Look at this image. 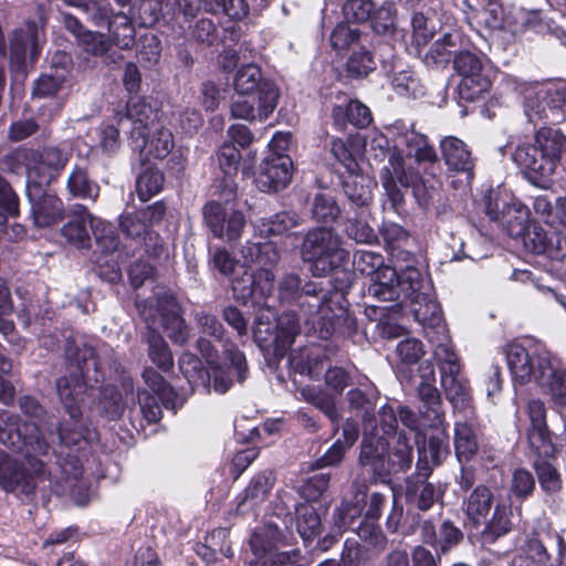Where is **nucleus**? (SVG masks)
Returning a JSON list of instances; mask_svg holds the SVG:
<instances>
[{
  "label": "nucleus",
  "mask_w": 566,
  "mask_h": 566,
  "mask_svg": "<svg viewBox=\"0 0 566 566\" xmlns=\"http://www.w3.org/2000/svg\"><path fill=\"white\" fill-rule=\"evenodd\" d=\"M528 224L530 210L515 198L514 203L511 205L506 214H504L501 226L506 230L510 237L518 239L520 235L524 234Z\"/></svg>",
  "instance_id": "obj_47"
},
{
  "label": "nucleus",
  "mask_w": 566,
  "mask_h": 566,
  "mask_svg": "<svg viewBox=\"0 0 566 566\" xmlns=\"http://www.w3.org/2000/svg\"><path fill=\"white\" fill-rule=\"evenodd\" d=\"M453 67L461 77L458 88L462 98L474 101L491 85L483 61L474 53L463 50L455 54Z\"/></svg>",
  "instance_id": "obj_22"
},
{
  "label": "nucleus",
  "mask_w": 566,
  "mask_h": 566,
  "mask_svg": "<svg viewBox=\"0 0 566 566\" xmlns=\"http://www.w3.org/2000/svg\"><path fill=\"white\" fill-rule=\"evenodd\" d=\"M280 297L282 300H292L295 297H304L301 302L302 311L308 317L306 324L310 325L308 332L316 334L322 339H327L335 331L338 315H331V301L321 291L318 295L316 287L308 283L301 290V280L295 274L285 275L279 284Z\"/></svg>",
  "instance_id": "obj_13"
},
{
  "label": "nucleus",
  "mask_w": 566,
  "mask_h": 566,
  "mask_svg": "<svg viewBox=\"0 0 566 566\" xmlns=\"http://www.w3.org/2000/svg\"><path fill=\"white\" fill-rule=\"evenodd\" d=\"M461 32L454 30L446 33L437 40L424 55V63L429 66H441L447 64L452 53L464 45Z\"/></svg>",
  "instance_id": "obj_36"
},
{
  "label": "nucleus",
  "mask_w": 566,
  "mask_h": 566,
  "mask_svg": "<svg viewBox=\"0 0 566 566\" xmlns=\"http://www.w3.org/2000/svg\"><path fill=\"white\" fill-rule=\"evenodd\" d=\"M397 423L395 408L387 403L379 409L377 419H365L359 463L374 481H386L391 473L411 464L412 448L405 436L396 437Z\"/></svg>",
  "instance_id": "obj_4"
},
{
  "label": "nucleus",
  "mask_w": 566,
  "mask_h": 566,
  "mask_svg": "<svg viewBox=\"0 0 566 566\" xmlns=\"http://www.w3.org/2000/svg\"><path fill=\"white\" fill-rule=\"evenodd\" d=\"M526 251L534 254H545L552 260L562 261L566 258V235L554 232L551 237L537 223H530L524 234L520 235Z\"/></svg>",
  "instance_id": "obj_26"
},
{
  "label": "nucleus",
  "mask_w": 566,
  "mask_h": 566,
  "mask_svg": "<svg viewBox=\"0 0 566 566\" xmlns=\"http://www.w3.org/2000/svg\"><path fill=\"white\" fill-rule=\"evenodd\" d=\"M175 146L171 132L159 124L146 132V144L143 147L133 148L146 157L165 158Z\"/></svg>",
  "instance_id": "obj_38"
},
{
  "label": "nucleus",
  "mask_w": 566,
  "mask_h": 566,
  "mask_svg": "<svg viewBox=\"0 0 566 566\" xmlns=\"http://www.w3.org/2000/svg\"><path fill=\"white\" fill-rule=\"evenodd\" d=\"M117 125L123 127L130 123L132 148L143 147L146 144V132L157 125V111L144 98L134 96L127 102L126 113L116 114Z\"/></svg>",
  "instance_id": "obj_23"
},
{
  "label": "nucleus",
  "mask_w": 566,
  "mask_h": 566,
  "mask_svg": "<svg viewBox=\"0 0 566 566\" xmlns=\"http://www.w3.org/2000/svg\"><path fill=\"white\" fill-rule=\"evenodd\" d=\"M444 490L441 485L418 481L408 486L407 496L421 511L429 510L433 503L442 499Z\"/></svg>",
  "instance_id": "obj_43"
},
{
  "label": "nucleus",
  "mask_w": 566,
  "mask_h": 566,
  "mask_svg": "<svg viewBox=\"0 0 566 566\" xmlns=\"http://www.w3.org/2000/svg\"><path fill=\"white\" fill-rule=\"evenodd\" d=\"M44 44L42 27L35 22H28L23 29L15 30L10 41V66L20 71L29 52L30 60L34 61Z\"/></svg>",
  "instance_id": "obj_24"
},
{
  "label": "nucleus",
  "mask_w": 566,
  "mask_h": 566,
  "mask_svg": "<svg viewBox=\"0 0 566 566\" xmlns=\"http://www.w3.org/2000/svg\"><path fill=\"white\" fill-rule=\"evenodd\" d=\"M268 82H261V70L255 64H247L241 66L234 76L233 85L239 95H250L254 91L258 93L260 88Z\"/></svg>",
  "instance_id": "obj_49"
},
{
  "label": "nucleus",
  "mask_w": 566,
  "mask_h": 566,
  "mask_svg": "<svg viewBox=\"0 0 566 566\" xmlns=\"http://www.w3.org/2000/svg\"><path fill=\"white\" fill-rule=\"evenodd\" d=\"M34 196L28 195L31 203L32 217L36 227H50L63 217V202L53 195L44 192V187L39 186V190L34 189Z\"/></svg>",
  "instance_id": "obj_31"
},
{
  "label": "nucleus",
  "mask_w": 566,
  "mask_h": 566,
  "mask_svg": "<svg viewBox=\"0 0 566 566\" xmlns=\"http://www.w3.org/2000/svg\"><path fill=\"white\" fill-rule=\"evenodd\" d=\"M298 224V217L291 212H280L255 222V231L260 235H280Z\"/></svg>",
  "instance_id": "obj_45"
},
{
  "label": "nucleus",
  "mask_w": 566,
  "mask_h": 566,
  "mask_svg": "<svg viewBox=\"0 0 566 566\" xmlns=\"http://www.w3.org/2000/svg\"><path fill=\"white\" fill-rule=\"evenodd\" d=\"M139 315L147 329L148 356L161 370L167 371L174 365V359L167 343L158 333L163 327L171 340L184 344L188 338V329L180 316L175 297L166 291L156 293L144 302H136Z\"/></svg>",
  "instance_id": "obj_9"
},
{
  "label": "nucleus",
  "mask_w": 566,
  "mask_h": 566,
  "mask_svg": "<svg viewBox=\"0 0 566 566\" xmlns=\"http://www.w3.org/2000/svg\"><path fill=\"white\" fill-rule=\"evenodd\" d=\"M511 517V504L499 502L495 505L491 520H489L485 524L484 533L492 536L493 538L509 533L513 525Z\"/></svg>",
  "instance_id": "obj_54"
},
{
  "label": "nucleus",
  "mask_w": 566,
  "mask_h": 566,
  "mask_svg": "<svg viewBox=\"0 0 566 566\" xmlns=\"http://www.w3.org/2000/svg\"><path fill=\"white\" fill-rule=\"evenodd\" d=\"M334 124L344 128L347 124L356 127H366L371 122L369 108L357 99H352L344 93L335 95V102L332 109Z\"/></svg>",
  "instance_id": "obj_29"
},
{
  "label": "nucleus",
  "mask_w": 566,
  "mask_h": 566,
  "mask_svg": "<svg viewBox=\"0 0 566 566\" xmlns=\"http://www.w3.org/2000/svg\"><path fill=\"white\" fill-rule=\"evenodd\" d=\"M67 190L75 198L95 201L98 197L99 187L88 178L84 169L75 168L67 178Z\"/></svg>",
  "instance_id": "obj_48"
},
{
  "label": "nucleus",
  "mask_w": 566,
  "mask_h": 566,
  "mask_svg": "<svg viewBox=\"0 0 566 566\" xmlns=\"http://www.w3.org/2000/svg\"><path fill=\"white\" fill-rule=\"evenodd\" d=\"M434 358L440 370V382L454 411L473 415L472 390L469 380L461 373V363L449 340L439 343Z\"/></svg>",
  "instance_id": "obj_15"
},
{
  "label": "nucleus",
  "mask_w": 566,
  "mask_h": 566,
  "mask_svg": "<svg viewBox=\"0 0 566 566\" xmlns=\"http://www.w3.org/2000/svg\"><path fill=\"white\" fill-rule=\"evenodd\" d=\"M361 147L363 143L358 138L335 139L332 143V153L349 175H355L361 171L359 164Z\"/></svg>",
  "instance_id": "obj_41"
},
{
  "label": "nucleus",
  "mask_w": 566,
  "mask_h": 566,
  "mask_svg": "<svg viewBox=\"0 0 566 566\" xmlns=\"http://www.w3.org/2000/svg\"><path fill=\"white\" fill-rule=\"evenodd\" d=\"M266 0H207L206 11L224 12L231 19L240 20L244 18L249 8L260 9Z\"/></svg>",
  "instance_id": "obj_46"
},
{
  "label": "nucleus",
  "mask_w": 566,
  "mask_h": 566,
  "mask_svg": "<svg viewBox=\"0 0 566 566\" xmlns=\"http://www.w3.org/2000/svg\"><path fill=\"white\" fill-rule=\"evenodd\" d=\"M368 151L374 153L376 159H382L389 155L388 165L380 171L381 185L387 197L396 208L403 200V195L398 187H412L413 195L421 206H427L429 195L418 172L407 168L405 157L413 158L418 164L434 163L438 158L432 145L426 135L416 132L412 127L401 122L386 128V134L373 132L367 142Z\"/></svg>",
  "instance_id": "obj_2"
},
{
  "label": "nucleus",
  "mask_w": 566,
  "mask_h": 566,
  "mask_svg": "<svg viewBox=\"0 0 566 566\" xmlns=\"http://www.w3.org/2000/svg\"><path fill=\"white\" fill-rule=\"evenodd\" d=\"M291 367L301 375H307L311 379H318L325 370L324 363L319 358H310L304 352L292 353Z\"/></svg>",
  "instance_id": "obj_58"
},
{
  "label": "nucleus",
  "mask_w": 566,
  "mask_h": 566,
  "mask_svg": "<svg viewBox=\"0 0 566 566\" xmlns=\"http://www.w3.org/2000/svg\"><path fill=\"white\" fill-rule=\"evenodd\" d=\"M360 31L358 28L348 24L339 23L331 34L332 48L338 53L343 54L349 50L359 48Z\"/></svg>",
  "instance_id": "obj_50"
},
{
  "label": "nucleus",
  "mask_w": 566,
  "mask_h": 566,
  "mask_svg": "<svg viewBox=\"0 0 566 566\" xmlns=\"http://www.w3.org/2000/svg\"><path fill=\"white\" fill-rule=\"evenodd\" d=\"M164 185V175L154 167H146L138 176L136 191L143 201L149 200L157 195Z\"/></svg>",
  "instance_id": "obj_52"
},
{
  "label": "nucleus",
  "mask_w": 566,
  "mask_h": 566,
  "mask_svg": "<svg viewBox=\"0 0 566 566\" xmlns=\"http://www.w3.org/2000/svg\"><path fill=\"white\" fill-rule=\"evenodd\" d=\"M454 449L458 460L469 462L479 449L475 429L471 422L455 421L454 426Z\"/></svg>",
  "instance_id": "obj_40"
},
{
  "label": "nucleus",
  "mask_w": 566,
  "mask_h": 566,
  "mask_svg": "<svg viewBox=\"0 0 566 566\" xmlns=\"http://www.w3.org/2000/svg\"><path fill=\"white\" fill-rule=\"evenodd\" d=\"M275 478L271 471L254 475L244 490V495L238 504V510L241 513H245L263 503L268 499Z\"/></svg>",
  "instance_id": "obj_35"
},
{
  "label": "nucleus",
  "mask_w": 566,
  "mask_h": 566,
  "mask_svg": "<svg viewBox=\"0 0 566 566\" xmlns=\"http://www.w3.org/2000/svg\"><path fill=\"white\" fill-rule=\"evenodd\" d=\"M514 200L515 197L505 189L491 190L485 200V212L492 220L501 223Z\"/></svg>",
  "instance_id": "obj_55"
},
{
  "label": "nucleus",
  "mask_w": 566,
  "mask_h": 566,
  "mask_svg": "<svg viewBox=\"0 0 566 566\" xmlns=\"http://www.w3.org/2000/svg\"><path fill=\"white\" fill-rule=\"evenodd\" d=\"M297 531L303 541L308 544L321 531V518L310 505H301L296 509Z\"/></svg>",
  "instance_id": "obj_56"
},
{
  "label": "nucleus",
  "mask_w": 566,
  "mask_h": 566,
  "mask_svg": "<svg viewBox=\"0 0 566 566\" xmlns=\"http://www.w3.org/2000/svg\"><path fill=\"white\" fill-rule=\"evenodd\" d=\"M64 24L85 52L93 55H103L109 50L111 42L104 34L86 30L75 17L66 14Z\"/></svg>",
  "instance_id": "obj_33"
},
{
  "label": "nucleus",
  "mask_w": 566,
  "mask_h": 566,
  "mask_svg": "<svg viewBox=\"0 0 566 566\" xmlns=\"http://www.w3.org/2000/svg\"><path fill=\"white\" fill-rule=\"evenodd\" d=\"M354 50L346 63V71L353 77H364L376 69V62L370 52L358 48Z\"/></svg>",
  "instance_id": "obj_57"
},
{
  "label": "nucleus",
  "mask_w": 566,
  "mask_h": 566,
  "mask_svg": "<svg viewBox=\"0 0 566 566\" xmlns=\"http://www.w3.org/2000/svg\"><path fill=\"white\" fill-rule=\"evenodd\" d=\"M240 97L231 105V115L233 118L249 122L265 120L276 108L279 101V90L273 83L264 84L256 97L258 106H254L255 98L249 99Z\"/></svg>",
  "instance_id": "obj_25"
},
{
  "label": "nucleus",
  "mask_w": 566,
  "mask_h": 566,
  "mask_svg": "<svg viewBox=\"0 0 566 566\" xmlns=\"http://www.w3.org/2000/svg\"><path fill=\"white\" fill-rule=\"evenodd\" d=\"M566 153V136L560 130L542 127L534 142L518 140L512 153V160L533 185L547 188Z\"/></svg>",
  "instance_id": "obj_11"
},
{
  "label": "nucleus",
  "mask_w": 566,
  "mask_h": 566,
  "mask_svg": "<svg viewBox=\"0 0 566 566\" xmlns=\"http://www.w3.org/2000/svg\"><path fill=\"white\" fill-rule=\"evenodd\" d=\"M411 25L412 42L418 49L424 46L434 35L436 27L429 22V19L423 13H415Z\"/></svg>",
  "instance_id": "obj_63"
},
{
  "label": "nucleus",
  "mask_w": 566,
  "mask_h": 566,
  "mask_svg": "<svg viewBox=\"0 0 566 566\" xmlns=\"http://www.w3.org/2000/svg\"><path fill=\"white\" fill-rule=\"evenodd\" d=\"M301 397L322 410L333 422L338 419L335 399L332 395L308 385L300 389Z\"/></svg>",
  "instance_id": "obj_51"
},
{
  "label": "nucleus",
  "mask_w": 566,
  "mask_h": 566,
  "mask_svg": "<svg viewBox=\"0 0 566 566\" xmlns=\"http://www.w3.org/2000/svg\"><path fill=\"white\" fill-rule=\"evenodd\" d=\"M198 348L206 357L209 369L205 370L201 360L192 354L184 353L179 359V368L192 388L211 386L216 392L224 394L233 384L234 377L242 382L248 376L247 360L240 350L229 343L223 344L224 365L213 360L210 340L201 337Z\"/></svg>",
  "instance_id": "obj_10"
},
{
  "label": "nucleus",
  "mask_w": 566,
  "mask_h": 566,
  "mask_svg": "<svg viewBox=\"0 0 566 566\" xmlns=\"http://www.w3.org/2000/svg\"><path fill=\"white\" fill-rule=\"evenodd\" d=\"M465 513L470 521L479 525L486 521L493 505V495L489 488H475L464 502Z\"/></svg>",
  "instance_id": "obj_42"
},
{
  "label": "nucleus",
  "mask_w": 566,
  "mask_h": 566,
  "mask_svg": "<svg viewBox=\"0 0 566 566\" xmlns=\"http://www.w3.org/2000/svg\"><path fill=\"white\" fill-rule=\"evenodd\" d=\"M419 397L423 403L420 408L421 426L428 424L429 432L417 434L418 469L427 476L433 465H438L448 453L447 433L443 427L444 415L441 409V397L434 382H421Z\"/></svg>",
  "instance_id": "obj_12"
},
{
  "label": "nucleus",
  "mask_w": 566,
  "mask_h": 566,
  "mask_svg": "<svg viewBox=\"0 0 566 566\" xmlns=\"http://www.w3.org/2000/svg\"><path fill=\"white\" fill-rule=\"evenodd\" d=\"M440 150L446 165L455 171L469 172L473 168V159L468 145L454 136H447L440 142Z\"/></svg>",
  "instance_id": "obj_34"
},
{
  "label": "nucleus",
  "mask_w": 566,
  "mask_h": 566,
  "mask_svg": "<svg viewBox=\"0 0 566 566\" xmlns=\"http://www.w3.org/2000/svg\"><path fill=\"white\" fill-rule=\"evenodd\" d=\"M202 213L205 223L213 237L228 242L241 238L247 219L234 205L211 201L205 205Z\"/></svg>",
  "instance_id": "obj_20"
},
{
  "label": "nucleus",
  "mask_w": 566,
  "mask_h": 566,
  "mask_svg": "<svg viewBox=\"0 0 566 566\" xmlns=\"http://www.w3.org/2000/svg\"><path fill=\"white\" fill-rule=\"evenodd\" d=\"M69 6L84 10L96 27H107L112 43L129 49L135 41V29L124 13L114 14L107 0H64Z\"/></svg>",
  "instance_id": "obj_17"
},
{
  "label": "nucleus",
  "mask_w": 566,
  "mask_h": 566,
  "mask_svg": "<svg viewBox=\"0 0 566 566\" xmlns=\"http://www.w3.org/2000/svg\"><path fill=\"white\" fill-rule=\"evenodd\" d=\"M250 546L254 559L250 563L254 566H275L270 563L273 552L283 546L282 534L277 526L265 524L258 528L251 539Z\"/></svg>",
  "instance_id": "obj_30"
},
{
  "label": "nucleus",
  "mask_w": 566,
  "mask_h": 566,
  "mask_svg": "<svg viewBox=\"0 0 566 566\" xmlns=\"http://www.w3.org/2000/svg\"><path fill=\"white\" fill-rule=\"evenodd\" d=\"M292 178V160L287 155H269L262 161L255 178L256 187L263 192L284 189Z\"/></svg>",
  "instance_id": "obj_27"
},
{
  "label": "nucleus",
  "mask_w": 566,
  "mask_h": 566,
  "mask_svg": "<svg viewBox=\"0 0 566 566\" xmlns=\"http://www.w3.org/2000/svg\"><path fill=\"white\" fill-rule=\"evenodd\" d=\"M391 88L400 96L418 97L423 95V87L415 73L405 69L400 60L394 59L391 63L384 62Z\"/></svg>",
  "instance_id": "obj_32"
},
{
  "label": "nucleus",
  "mask_w": 566,
  "mask_h": 566,
  "mask_svg": "<svg viewBox=\"0 0 566 566\" xmlns=\"http://www.w3.org/2000/svg\"><path fill=\"white\" fill-rule=\"evenodd\" d=\"M302 258L311 263L314 276H326L338 272L348 259L342 240L332 229L318 228L310 231L302 245Z\"/></svg>",
  "instance_id": "obj_14"
},
{
  "label": "nucleus",
  "mask_w": 566,
  "mask_h": 566,
  "mask_svg": "<svg viewBox=\"0 0 566 566\" xmlns=\"http://www.w3.org/2000/svg\"><path fill=\"white\" fill-rule=\"evenodd\" d=\"M530 428L527 439L531 449L539 455H554L555 446L546 423L545 405L539 399H532L527 403Z\"/></svg>",
  "instance_id": "obj_28"
},
{
  "label": "nucleus",
  "mask_w": 566,
  "mask_h": 566,
  "mask_svg": "<svg viewBox=\"0 0 566 566\" xmlns=\"http://www.w3.org/2000/svg\"><path fill=\"white\" fill-rule=\"evenodd\" d=\"M367 216L368 211L361 210L359 218L348 220V224L346 226V233L356 242L371 243L376 240V233L366 220Z\"/></svg>",
  "instance_id": "obj_59"
},
{
  "label": "nucleus",
  "mask_w": 566,
  "mask_h": 566,
  "mask_svg": "<svg viewBox=\"0 0 566 566\" xmlns=\"http://www.w3.org/2000/svg\"><path fill=\"white\" fill-rule=\"evenodd\" d=\"M143 379L147 388L138 392V402L144 418L148 422H157L163 415L161 406L166 409L175 408L176 394L153 368L144 370Z\"/></svg>",
  "instance_id": "obj_21"
},
{
  "label": "nucleus",
  "mask_w": 566,
  "mask_h": 566,
  "mask_svg": "<svg viewBox=\"0 0 566 566\" xmlns=\"http://www.w3.org/2000/svg\"><path fill=\"white\" fill-rule=\"evenodd\" d=\"M0 442L15 449L24 461L0 451V486L8 492L30 495L46 480V470L38 457L49 454V446L34 422H21L18 416L0 413Z\"/></svg>",
  "instance_id": "obj_3"
},
{
  "label": "nucleus",
  "mask_w": 566,
  "mask_h": 566,
  "mask_svg": "<svg viewBox=\"0 0 566 566\" xmlns=\"http://www.w3.org/2000/svg\"><path fill=\"white\" fill-rule=\"evenodd\" d=\"M507 367L515 382H536L554 403H566V369L562 361L539 344L531 340L505 347Z\"/></svg>",
  "instance_id": "obj_6"
},
{
  "label": "nucleus",
  "mask_w": 566,
  "mask_h": 566,
  "mask_svg": "<svg viewBox=\"0 0 566 566\" xmlns=\"http://www.w3.org/2000/svg\"><path fill=\"white\" fill-rule=\"evenodd\" d=\"M535 490V479L526 469H516L513 471L510 491L518 500H525L532 495Z\"/></svg>",
  "instance_id": "obj_60"
},
{
  "label": "nucleus",
  "mask_w": 566,
  "mask_h": 566,
  "mask_svg": "<svg viewBox=\"0 0 566 566\" xmlns=\"http://www.w3.org/2000/svg\"><path fill=\"white\" fill-rule=\"evenodd\" d=\"M368 295L379 301H394L401 295L412 303V314L422 326L440 327L441 308L432 294L426 273L409 264L400 272L384 265L370 277Z\"/></svg>",
  "instance_id": "obj_5"
},
{
  "label": "nucleus",
  "mask_w": 566,
  "mask_h": 566,
  "mask_svg": "<svg viewBox=\"0 0 566 566\" xmlns=\"http://www.w3.org/2000/svg\"><path fill=\"white\" fill-rule=\"evenodd\" d=\"M385 265L381 254L367 250H358L354 254V266L369 279Z\"/></svg>",
  "instance_id": "obj_61"
},
{
  "label": "nucleus",
  "mask_w": 566,
  "mask_h": 566,
  "mask_svg": "<svg viewBox=\"0 0 566 566\" xmlns=\"http://www.w3.org/2000/svg\"><path fill=\"white\" fill-rule=\"evenodd\" d=\"M340 213L339 207L335 199L328 195H318L315 198L313 207V217L321 222H332L338 218Z\"/></svg>",
  "instance_id": "obj_62"
},
{
  "label": "nucleus",
  "mask_w": 566,
  "mask_h": 566,
  "mask_svg": "<svg viewBox=\"0 0 566 566\" xmlns=\"http://www.w3.org/2000/svg\"><path fill=\"white\" fill-rule=\"evenodd\" d=\"M59 397L64 405L71 422L59 428V449L54 450L57 464L67 480H77L82 475V464L77 452L86 446L87 429L81 420V405L84 395L94 396L95 389L87 388L77 376L62 377L56 382Z\"/></svg>",
  "instance_id": "obj_8"
},
{
  "label": "nucleus",
  "mask_w": 566,
  "mask_h": 566,
  "mask_svg": "<svg viewBox=\"0 0 566 566\" xmlns=\"http://www.w3.org/2000/svg\"><path fill=\"white\" fill-rule=\"evenodd\" d=\"M464 3L473 11L470 18L471 23L485 40L504 45L514 41L518 35L521 28L517 22L512 21V18L506 17L499 0H478L480 9L475 8L471 0H464Z\"/></svg>",
  "instance_id": "obj_16"
},
{
  "label": "nucleus",
  "mask_w": 566,
  "mask_h": 566,
  "mask_svg": "<svg viewBox=\"0 0 566 566\" xmlns=\"http://www.w3.org/2000/svg\"><path fill=\"white\" fill-rule=\"evenodd\" d=\"M552 457L553 455L544 457L537 454V459L534 461V469L541 489L548 494L558 492L563 485L560 473L551 461Z\"/></svg>",
  "instance_id": "obj_44"
},
{
  "label": "nucleus",
  "mask_w": 566,
  "mask_h": 566,
  "mask_svg": "<svg viewBox=\"0 0 566 566\" xmlns=\"http://www.w3.org/2000/svg\"><path fill=\"white\" fill-rule=\"evenodd\" d=\"M549 555L537 538L527 541L522 554L516 556L512 566H548Z\"/></svg>",
  "instance_id": "obj_53"
},
{
  "label": "nucleus",
  "mask_w": 566,
  "mask_h": 566,
  "mask_svg": "<svg viewBox=\"0 0 566 566\" xmlns=\"http://www.w3.org/2000/svg\"><path fill=\"white\" fill-rule=\"evenodd\" d=\"M463 538L462 531L449 521L441 524L436 548L440 554H446L461 543Z\"/></svg>",
  "instance_id": "obj_64"
},
{
  "label": "nucleus",
  "mask_w": 566,
  "mask_h": 566,
  "mask_svg": "<svg viewBox=\"0 0 566 566\" xmlns=\"http://www.w3.org/2000/svg\"><path fill=\"white\" fill-rule=\"evenodd\" d=\"M245 265L256 270L242 276H234L238 265L235 258L226 249H217L211 258L213 266L223 275L232 276L231 285L237 300L260 307L255 318L253 336L260 347L273 349L279 357L285 355L300 333L298 319L294 313H284L273 322L274 313L266 301L274 291L273 269L279 261L275 244L270 241H248L241 249Z\"/></svg>",
  "instance_id": "obj_1"
},
{
  "label": "nucleus",
  "mask_w": 566,
  "mask_h": 566,
  "mask_svg": "<svg viewBox=\"0 0 566 566\" xmlns=\"http://www.w3.org/2000/svg\"><path fill=\"white\" fill-rule=\"evenodd\" d=\"M87 227H90L97 245L98 275L111 283L119 281L122 277L119 253L117 252L119 238L109 222L92 214L86 207L76 205L71 210L69 220L61 228V235L69 244L77 249H88L91 235Z\"/></svg>",
  "instance_id": "obj_7"
},
{
  "label": "nucleus",
  "mask_w": 566,
  "mask_h": 566,
  "mask_svg": "<svg viewBox=\"0 0 566 566\" xmlns=\"http://www.w3.org/2000/svg\"><path fill=\"white\" fill-rule=\"evenodd\" d=\"M516 90L525 96L524 111L530 122L547 117L546 98L548 91L539 84L535 83H517Z\"/></svg>",
  "instance_id": "obj_37"
},
{
  "label": "nucleus",
  "mask_w": 566,
  "mask_h": 566,
  "mask_svg": "<svg viewBox=\"0 0 566 566\" xmlns=\"http://www.w3.org/2000/svg\"><path fill=\"white\" fill-rule=\"evenodd\" d=\"M375 185L373 178L360 171L348 176L344 181V191L352 205L367 210L373 200V188Z\"/></svg>",
  "instance_id": "obj_39"
},
{
  "label": "nucleus",
  "mask_w": 566,
  "mask_h": 566,
  "mask_svg": "<svg viewBox=\"0 0 566 566\" xmlns=\"http://www.w3.org/2000/svg\"><path fill=\"white\" fill-rule=\"evenodd\" d=\"M165 212L166 208L161 202L135 212H126L119 220L120 230L128 238L143 240L148 254L160 256L164 248L158 234L153 233L150 227L159 222Z\"/></svg>",
  "instance_id": "obj_19"
},
{
  "label": "nucleus",
  "mask_w": 566,
  "mask_h": 566,
  "mask_svg": "<svg viewBox=\"0 0 566 566\" xmlns=\"http://www.w3.org/2000/svg\"><path fill=\"white\" fill-rule=\"evenodd\" d=\"M19 157L27 169V195L34 196L39 186L46 187L52 179L64 169L70 159V153L60 147L50 146L38 150H23Z\"/></svg>",
  "instance_id": "obj_18"
}]
</instances>
